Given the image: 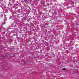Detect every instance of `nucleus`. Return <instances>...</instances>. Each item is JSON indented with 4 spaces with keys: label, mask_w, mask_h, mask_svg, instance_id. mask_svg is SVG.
Instances as JSON below:
<instances>
[{
    "label": "nucleus",
    "mask_w": 79,
    "mask_h": 79,
    "mask_svg": "<svg viewBox=\"0 0 79 79\" xmlns=\"http://www.w3.org/2000/svg\"><path fill=\"white\" fill-rule=\"evenodd\" d=\"M6 19H7L6 17V16H5L4 17V22H5V21H6Z\"/></svg>",
    "instance_id": "obj_1"
},
{
    "label": "nucleus",
    "mask_w": 79,
    "mask_h": 79,
    "mask_svg": "<svg viewBox=\"0 0 79 79\" xmlns=\"http://www.w3.org/2000/svg\"><path fill=\"white\" fill-rule=\"evenodd\" d=\"M24 1H25L26 2H27V0H24Z\"/></svg>",
    "instance_id": "obj_3"
},
{
    "label": "nucleus",
    "mask_w": 79,
    "mask_h": 79,
    "mask_svg": "<svg viewBox=\"0 0 79 79\" xmlns=\"http://www.w3.org/2000/svg\"><path fill=\"white\" fill-rule=\"evenodd\" d=\"M5 56V57H6V56Z\"/></svg>",
    "instance_id": "obj_4"
},
{
    "label": "nucleus",
    "mask_w": 79,
    "mask_h": 79,
    "mask_svg": "<svg viewBox=\"0 0 79 79\" xmlns=\"http://www.w3.org/2000/svg\"><path fill=\"white\" fill-rule=\"evenodd\" d=\"M62 70H64V71H65V70H66V69L65 68H63L62 69Z\"/></svg>",
    "instance_id": "obj_2"
}]
</instances>
